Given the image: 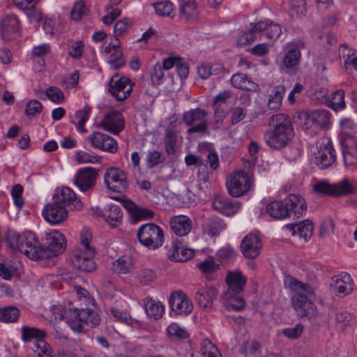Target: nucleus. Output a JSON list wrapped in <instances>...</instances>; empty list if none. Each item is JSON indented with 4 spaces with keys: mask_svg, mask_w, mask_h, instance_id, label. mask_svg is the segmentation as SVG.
<instances>
[{
    "mask_svg": "<svg viewBox=\"0 0 357 357\" xmlns=\"http://www.w3.org/2000/svg\"><path fill=\"white\" fill-rule=\"evenodd\" d=\"M193 255V250L185 248L178 238L173 240L172 245L168 250L169 259L174 261H185Z\"/></svg>",
    "mask_w": 357,
    "mask_h": 357,
    "instance_id": "nucleus-28",
    "label": "nucleus"
},
{
    "mask_svg": "<svg viewBox=\"0 0 357 357\" xmlns=\"http://www.w3.org/2000/svg\"><path fill=\"white\" fill-rule=\"evenodd\" d=\"M331 113L326 109H315L305 114L304 126L306 128L315 126L328 128L331 123Z\"/></svg>",
    "mask_w": 357,
    "mask_h": 357,
    "instance_id": "nucleus-18",
    "label": "nucleus"
},
{
    "mask_svg": "<svg viewBox=\"0 0 357 357\" xmlns=\"http://www.w3.org/2000/svg\"><path fill=\"white\" fill-rule=\"evenodd\" d=\"M165 70L162 68L161 63H156L150 70V79L153 85H160L164 82Z\"/></svg>",
    "mask_w": 357,
    "mask_h": 357,
    "instance_id": "nucleus-54",
    "label": "nucleus"
},
{
    "mask_svg": "<svg viewBox=\"0 0 357 357\" xmlns=\"http://www.w3.org/2000/svg\"><path fill=\"white\" fill-rule=\"evenodd\" d=\"M103 52L109 55V63L114 68H119L123 65L121 42L114 37L112 42L103 47Z\"/></svg>",
    "mask_w": 357,
    "mask_h": 357,
    "instance_id": "nucleus-26",
    "label": "nucleus"
},
{
    "mask_svg": "<svg viewBox=\"0 0 357 357\" xmlns=\"http://www.w3.org/2000/svg\"><path fill=\"white\" fill-rule=\"evenodd\" d=\"M227 289L221 295V302L228 311H241L245 307L246 303L241 296L247 278L239 271H229L226 277Z\"/></svg>",
    "mask_w": 357,
    "mask_h": 357,
    "instance_id": "nucleus-2",
    "label": "nucleus"
},
{
    "mask_svg": "<svg viewBox=\"0 0 357 357\" xmlns=\"http://www.w3.org/2000/svg\"><path fill=\"white\" fill-rule=\"evenodd\" d=\"M236 98L232 94L230 91H225L218 93L214 98L213 105L218 106L215 111V116L222 120L223 118L225 117V113L223 112H220L219 107L224 103L228 102L229 100H235Z\"/></svg>",
    "mask_w": 357,
    "mask_h": 357,
    "instance_id": "nucleus-47",
    "label": "nucleus"
},
{
    "mask_svg": "<svg viewBox=\"0 0 357 357\" xmlns=\"http://www.w3.org/2000/svg\"><path fill=\"white\" fill-rule=\"evenodd\" d=\"M66 321L75 333H85L86 326H97L100 323L99 315L91 309L70 308L65 312Z\"/></svg>",
    "mask_w": 357,
    "mask_h": 357,
    "instance_id": "nucleus-4",
    "label": "nucleus"
},
{
    "mask_svg": "<svg viewBox=\"0 0 357 357\" xmlns=\"http://www.w3.org/2000/svg\"><path fill=\"white\" fill-rule=\"evenodd\" d=\"M47 97L52 102L59 104L64 99V95L62 91L56 86H50L46 91Z\"/></svg>",
    "mask_w": 357,
    "mask_h": 357,
    "instance_id": "nucleus-61",
    "label": "nucleus"
},
{
    "mask_svg": "<svg viewBox=\"0 0 357 357\" xmlns=\"http://www.w3.org/2000/svg\"><path fill=\"white\" fill-rule=\"evenodd\" d=\"M257 38H259V36L256 24L250 23L248 30L242 31L238 33L236 44L238 46H245L251 44Z\"/></svg>",
    "mask_w": 357,
    "mask_h": 357,
    "instance_id": "nucleus-41",
    "label": "nucleus"
},
{
    "mask_svg": "<svg viewBox=\"0 0 357 357\" xmlns=\"http://www.w3.org/2000/svg\"><path fill=\"white\" fill-rule=\"evenodd\" d=\"M262 247L260 238L252 234L246 235L242 240L241 244V252L243 256L248 259L257 258Z\"/></svg>",
    "mask_w": 357,
    "mask_h": 357,
    "instance_id": "nucleus-23",
    "label": "nucleus"
},
{
    "mask_svg": "<svg viewBox=\"0 0 357 357\" xmlns=\"http://www.w3.org/2000/svg\"><path fill=\"white\" fill-rule=\"evenodd\" d=\"M177 135L173 130H167L165 136V151L169 155H174L176 153V144Z\"/></svg>",
    "mask_w": 357,
    "mask_h": 357,
    "instance_id": "nucleus-56",
    "label": "nucleus"
},
{
    "mask_svg": "<svg viewBox=\"0 0 357 357\" xmlns=\"http://www.w3.org/2000/svg\"><path fill=\"white\" fill-rule=\"evenodd\" d=\"M91 112V107L89 106H85L83 109L78 110L75 114V119L77 122L73 121L77 130L82 133L86 132L84 128L86 122L89 118L90 113Z\"/></svg>",
    "mask_w": 357,
    "mask_h": 357,
    "instance_id": "nucleus-48",
    "label": "nucleus"
},
{
    "mask_svg": "<svg viewBox=\"0 0 357 357\" xmlns=\"http://www.w3.org/2000/svg\"><path fill=\"white\" fill-rule=\"evenodd\" d=\"M303 47L301 41L292 42L287 45V52L282 57L280 64L281 70L291 68L296 66L301 59V49Z\"/></svg>",
    "mask_w": 357,
    "mask_h": 357,
    "instance_id": "nucleus-19",
    "label": "nucleus"
},
{
    "mask_svg": "<svg viewBox=\"0 0 357 357\" xmlns=\"http://www.w3.org/2000/svg\"><path fill=\"white\" fill-rule=\"evenodd\" d=\"M289 287L294 291L291 301L297 315L309 319L316 317L318 310L312 301L314 296L313 289L294 278H290Z\"/></svg>",
    "mask_w": 357,
    "mask_h": 357,
    "instance_id": "nucleus-1",
    "label": "nucleus"
},
{
    "mask_svg": "<svg viewBox=\"0 0 357 357\" xmlns=\"http://www.w3.org/2000/svg\"><path fill=\"white\" fill-rule=\"evenodd\" d=\"M286 228L291 232L293 236H298L307 241L312 235L313 225L310 220H305L300 223H291L286 225Z\"/></svg>",
    "mask_w": 357,
    "mask_h": 357,
    "instance_id": "nucleus-32",
    "label": "nucleus"
},
{
    "mask_svg": "<svg viewBox=\"0 0 357 357\" xmlns=\"http://www.w3.org/2000/svg\"><path fill=\"white\" fill-rule=\"evenodd\" d=\"M216 256L218 260L222 262H228L234 259L236 252L231 247H223L218 250Z\"/></svg>",
    "mask_w": 357,
    "mask_h": 357,
    "instance_id": "nucleus-62",
    "label": "nucleus"
},
{
    "mask_svg": "<svg viewBox=\"0 0 357 357\" xmlns=\"http://www.w3.org/2000/svg\"><path fill=\"white\" fill-rule=\"evenodd\" d=\"M336 161L335 151L330 139L321 144L314 157V163L320 169H325Z\"/></svg>",
    "mask_w": 357,
    "mask_h": 357,
    "instance_id": "nucleus-14",
    "label": "nucleus"
},
{
    "mask_svg": "<svg viewBox=\"0 0 357 357\" xmlns=\"http://www.w3.org/2000/svg\"><path fill=\"white\" fill-rule=\"evenodd\" d=\"M102 216L110 227H116L121 223L123 213L119 206L112 204L105 209Z\"/></svg>",
    "mask_w": 357,
    "mask_h": 357,
    "instance_id": "nucleus-40",
    "label": "nucleus"
},
{
    "mask_svg": "<svg viewBox=\"0 0 357 357\" xmlns=\"http://www.w3.org/2000/svg\"><path fill=\"white\" fill-rule=\"evenodd\" d=\"M169 304L172 311L177 314L188 315L193 310V305L187 295L181 291L172 293Z\"/></svg>",
    "mask_w": 357,
    "mask_h": 357,
    "instance_id": "nucleus-17",
    "label": "nucleus"
},
{
    "mask_svg": "<svg viewBox=\"0 0 357 357\" xmlns=\"http://www.w3.org/2000/svg\"><path fill=\"white\" fill-rule=\"evenodd\" d=\"M6 242L8 247L13 250H18L32 260L43 259L47 256L43 245L31 231H26L21 234L10 232L8 234Z\"/></svg>",
    "mask_w": 357,
    "mask_h": 357,
    "instance_id": "nucleus-3",
    "label": "nucleus"
},
{
    "mask_svg": "<svg viewBox=\"0 0 357 357\" xmlns=\"http://www.w3.org/2000/svg\"><path fill=\"white\" fill-rule=\"evenodd\" d=\"M207 112L202 108L190 109L183 114V121L187 126H191L188 133L204 132L207 129L205 117Z\"/></svg>",
    "mask_w": 357,
    "mask_h": 357,
    "instance_id": "nucleus-10",
    "label": "nucleus"
},
{
    "mask_svg": "<svg viewBox=\"0 0 357 357\" xmlns=\"http://www.w3.org/2000/svg\"><path fill=\"white\" fill-rule=\"evenodd\" d=\"M218 294V290L213 286H205L199 288L196 294L195 299L200 307L203 308H211L213 301L216 299Z\"/></svg>",
    "mask_w": 357,
    "mask_h": 357,
    "instance_id": "nucleus-27",
    "label": "nucleus"
},
{
    "mask_svg": "<svg viewBox=\"0 0 357 357\" xmlns=\"http://www.w3.org/2000/svg\"><path fill=\"white\" fill-rule=\"evenodd\" d=\"M342 155L345 166L357 162V143L353 138H349L342 143Z\"/></svg>",
    "mask_w": 357,
    "mask_h": 357,
    "instance_id": "nucleus-35",
    "label": "nucleus"
},
{
    "mask_svg": "<svg viewBox=\"0 0 357 357\" xmlns=\"http://www.w3.org/2000/svg\"><path fill=\"white\" fill-rule=\"evenodd\" d=\"M95 250H84L81 248H75L71 253L70 262L73 266L81 271L91 272L96 269V264L93 259Z\"/></svg>",
    "mask_w": 357,
    "mask_h": 357,
    "instance_id": "nucleus-8",
    "label": "nucleus"
},
{
    "mask_svg": "<svg viewBox=\"0 0 357 357\" xmlns=\"http://www.w3.org/2000/svg\"><path fill=\"white\" fill-rule=\"evenodd\" d=\"M199 10L193 0L183 1L179 6V17L185 21L195 20L198 17Z\"/></svg>",
    "mask_w": 357,
    "mask_h": 357,
    "instance_id": "nucleus-38",
    "label": "nucleus"
},
{
    "mask_svg": "<svg viewBox=\"0 0 357 357\" xmlns=\"http://www.w3.org/2000/svg\"><path fill=\"white\" fill-rule=\"evenodd\" d=\"M284 199L289 216L293 213L296 217L301 218L306 214L307 202L302 196L298 194H290Z\"/></svg>",
    "mask_w": 357,
    "mask_h": 357,
    "instance_id": "nucleus-25",
    "label": "nucleus"
},
{
    "mask_svg": "<svg viewBox=\"0 0 357 357\" xmlns=\"http://www.w3.org/2000/svg\"><path fill=\"white\" fill-rule=\"evenodd\" d=\"M109 91L118 101L126 99L132 90V84L128 78L113 76L109 83Z\"/></svg>",
    "mask_w": 357,
    "mask_h": 357,
    "instance_id": "nucleus-11",
    "label": "nucleus"
},
{
    "mask_svg": "<svg viewBox=\"0 0 357 357\" xmlns=\"http://www.w3.org/2000/svg\"><path fill=\"white\" fill-rule=\"evenodd\" d=\"M285 91V87L282 85L277 86L273 89L268 102V107L270 109L277 110L281 107Z\"/></svg>",
    "mask_w": 357,
    "mask_h": 357,
    "instance_id": "nucleus-46",
    "label": "nucleus"
},
{
    "mask_svg": "<svg viewBox=\"0 0 357 357\" xmlns=\"http://www.w3.org/2000/svg\"><path fill=\"white\" fill-rule=\"evenodd\" d=\"M290 12L296 17L303 16L306 13L305 2L303 0H294L290 6Z\"/></svg>",
    "mask_w": 357,
    "mask_h": 357,
    "instance_id": "nucleus-63",
    "label": "nucleus"
},
{
    "mask_svg": "<svg viewBox=\"0 0 357 357\" xmlns=\"http://www.w3.org/2000/svg\"><path fill=\"white\" fill-rule=\"evenodd\" d=\"M75 160L79 164L84 163H98L101 157L91 151H79L75 155Z\"/></svg>",
    "mask_w": 357,
    "mask_h": 357,
    "instance_id": "nucleus-53",
    "label": "nucleus"
},
{
    "mask_svg": "<svg viewBox=\"0 0 357 357\" xmlns=\"http://www.w3.org/2000/svg\"><path fill=\"white\" fill-rule=\"evenodd\" d=\"M167 333L172 340L185 339L188 337L186 331L176 323H172L169 325L167 328Z\"/></svg>",
    "mask_w": 357,
    "mask_h": 357,
    "instance_id": "nucleus-57",
    "label": "nucleus"
},
{
    "mask_svg": "<svg viewBox=\"0 0 357 357\" xmlns=\"http://www.w3.org/2000/svg\"><path fill=\"white\" fill-rule=\"evenodd\" d=\"M255 24L259 38L266 36L268 39L276 40L282 33L281 26L269 20L258 22Z\"/></svg>",
    "mask_w": 357,
    "mask_h": 357,
    "instance_id": "nucleus-29",
    "label": "nucleus"
},
{
    "mask_svg": "<svg viewBox=\"0 0 357 357\" xmlns=\"http://www.w3.org/2000/svg\"><path fill=\"white\" fill-rule=\"evenodd\" d=\"M47 336L45 330L29 326H23L21 328V340L24 343L34 342V345L45 339Z\"/></svg>",
    "mask_w": 357,
    "mask_h": 357,
    "instance_id": "nucleus-34",
    "label": "nucleus"
},
{
    "mask_svg": "<svg viewBox=\"0 0 357 357\" xmlns=\"http://www.w3.org/2000/svg\"><path fill=\"white\" fill-rule=\"evenodd\" d=\"M44 219L51 225H59L68 217V211L55 200L46 204L42 212Z\"/></svg>",
    "mask_w": 357,
    "mask_h": 357,
    "instance_id": "nucleus-16",
    "label": "nucleus"
},
{
    "mask_svg": "<svg viewBox=\"0 0 357 357\" xmlns=\"http://www.w3.org/2000/svg\"><path fill=\"white\" fill-rule=\"evenodd\" d=\"M232 85L242 90L255 91L258 86L243 73H236L231 78Z\"/></svg>",
    "mask_w": 357,
    "mask_h": 357,
    "instance_id": "nucleus-43",
    "label": "nucleus"
},
{
    "mask_svg": "<svg viewBox=\"0 0 357 357\" xmlns=\"http://www.w3.org/2000/svg\"><path fill=\"white\" fill-rule=\"evenodd\" d=\"M165 155L161 151L156 150L150 151L147 154V164L150 168H153L163 162Z\"/></svg>",
    "mask_w": 357,
    "mask_h": 357,
    "instance_id": "nucleus-60",
    "label": "nucleus"
},
{
    "mask_svg": "<svg viewBox=\"0 0 357 357\" xmlns=\"http://www.w3.org/2000/svg\"><path fill=\"white\" fill-rule=\"evenodd\" d=\"M327 107L335 112L343 110L346 107L344 102V91L337 89L329 96L325 102Z\"/></svg>",
    "mask_w": 357,
    "mask_h": 357,
    "instance_id": "nucleus-42",
    "label": "nucleus"
},
{
    "mask_svg": "<svg viewBox=\"0 0 357 357\" xmlns=\"http://www.w3.org/2000/svg\"><path fill=\"white\" fill-rule=\"evenodd\" d=\"M98 174L95 168L86 167L79 169L74 178V183L82 192L92 190L95 185Z\"/></svg>",
    "mask_w": 357,
    "mask_h": 357,
    "instance_id": "nucleus-15",
    "label": "nucleus"
},
{
    "mask_svg": "<svg viewBox=\"0 0 357 357\" xmlns=\"http://www.w3.org/2000/svg\"><path fill=\"white\" fill-rule=\"evenodd\" d=\"M20 312L16 307L7 306L0 309V321L14 323L18 320Z\"/></svg>",
    "mask_w": 357,
    "mask_h": 357,
    "instance_id": "nucleus-49",
    "label": "nucleus"
},
{
    "mask_svg": "<svg viewBox=\"0 0 357 357\" xmlns=\"http://www.w3.org/2000/svg\"><path fill=\"white\" fill-rule=\"evenodd\" d=\"M271 128L285 139L291 141L294 136L291 118L286 114L280 113L271 116L269 120Z\"/></svg>",
    "mask_w": 357,
    "mask_h": 357,
    "instance_id": "nucleus-12",
    "label": "nucleus"
},
{
    "mask_svg": "<svg viewBox=\"0 0 357 357\" xmlns=\"http://www.w3.org/2000/svg\"><path fill=\"white\" fill-rule=\"evenodd\" d=\"M1 35L4 40H9L16 38L20 33V23L14 14L3 17L0 22Z\"/></svg>",
    "mask_w": 357,
    "mask_h": 357,
    "instance_id": "nucleus-21",
    "label": "nucleus"
},
{
    "mask_svg": "<svg viewBox=\"0 0 357 357\" xmlns=\"http://www.w3.org/2000/svg\"><path fill=\"white\" fill-rule=\"evenodd\" d=\"M264 139L267 146L274 150L283 149L290 142L272 128L264 133Z\"/></svg>",
    "mask_w": 357,
    "mask_h": 357,
    "instance_id": "nucleus-36",
    "label": "nucleus"
},
{
    "mask_svg": "<svg viewBox=\"0 0 357 357\" xmlns=\"http://www.w3.org/2000/svg\"><path fill=\"white\" fill-rule=\"evenodd\" d=\"M91 145L97 149L110 153H116L118 151V144L111 136L100 132H93L89 136Z\"/></svg>",
    "mask_w": 357,
    "mask_h": 357,
    "instance_id": "nucleus-13",
    "label": "nucleus"
},
{
    "mask_svg": "<svg viewBox=\"0 0 357 357\" xmlns=\"http://www.w3.org/2000/svg\"><path fill=\"white\" fill-rule=\"evenodd\" d=\"M89 13V8L83 1L77 2L71 10L70 15L73 20H79Z\"/></svg>",
    "mask_w": 357,
    "mask_h": 357,
    "instance_id": "nucleus-59",
    "label": "nucleus"
},
{
    "mask_svg": "<svg viewBox=\"0 0 357 357\" xmlns=\"http://www.w3.org/2000/svg\"><path fill=\"white\" fill-rule=\"evenodd\" d=\"M113 271L118 274H126L133 268L132 258L130 255H123L113 263Z\"/></svg>",
    "mask_w": 357,
    "mask_h": 357,
    "instance_id": "nucleus-45",
    "label": "nucleus"
},
{
    "mask_svg": "<svg viewBox=\"0 0 357 357\" xmlns=\"http://www.w3.org/2000/svg\"><path fill=\"white\" fill-rule=\"evenodd\" d=\"M172 231L178 236H186L192 229V221L186 215H177L169 222Z\"/></svg>",
    "mask_w": 357,
    "mask_h": 357,
    "instance_id": "nucleus-31",
    "label": "nucleus"
},
{
    "mask_svg": "<svg viewBox=\"0 0 357 357\" xmlns=\"http://www.w3.org/2000/svg\"><path fill=\"white\" fill-rule=\"evenodd\" d=\"M124 206L129 211L134 222L151 219L154 216V212L152 210L139 207L131 200L126 201Z\"/></svg>",
    "mask_w": 357,
    "mask_h": 357,
    "instance_id": "nucleus-33",
    "label": "nucleus"
},
{
    "mask_svg": "<svg viewBox=\"0 0 357 357\" xmlns=\"http://www.w3.org/2000/svg\"><path fill=\"white\" fill-rule=\"evenodd\" d=\"M200 354L201 357H222L218 347L208 339L202 340Z\"/></svg>",
    "mask_w": 357,
    "mask_h": 357,
    "instance_id": "nucleus-51",
    "label": "nucleus"
},
{
    "mask_svg": "<svg viewBox=\"0 0 357 357\" xmlns=\"http://www.w3.org/2000/svg\"><path fill=\"white\" fill-rule=\"evenodd\" d=\"M104 181L106 187L114 192L123 193L128 188L126 173L117 167H111L105 171Z\"/></svg>",
    "mask_w": 357,
    "mask_h": 357,
    "instance_id": "nucleus-7",
    "label": "nucleus"
},
{
    "mask_svg": "<svg viewBox=\"0 0 357 357\" xmlns=\"http://www.w3.org/2000/svg\"><path fill=\"white\" fill-rule=\"evenodd\" d=\"M224 227L222 221L218 217L208 218L204 225V229L211 236L218 235Z\"/></svg>",
    "mask_w": 357,
    "mask_h": 357,
    "instance_id": "nucleus-52",
    "label": "nucleus"
},
{
    "mask_svg": "<svg viewBox=\"0 0 357 357\" xmlns=\"http://www.w3.org/2000/svg\"><path fill=\"white\" fill-rule=\"evenodd\" d=\"M354 282L347 273H342L336 276L335 289L341 297L349 294L353 290Z\"/></svg>",
    "mask_w": 357,
    "mask_h": 357,
    "instance_id": "nucleus-39",
    "label": "nucleus"
},
{
    "mask_svg": "<svg viewBox=\"0 0 357 357\" xmlns=\"http://www.w3.org/2000/svg\"><path fill=\"white\" fill-rule=\"evenodd\" d=\"M145 310L149 317L156 320L162 317L165 312V307L161 302L148 297L145 301Z\"/></svg>",
    "mask_w": 357,
    "mask_h": 357,
    "instance_id": "nucleus-44",
    "label": "nucleus"
},
{
    "mask_svg": "<svg viewBox=\"0 0 357 357\" xmlns=\"http://www.w3.org/2000/svg\"><path fill=\"white\" fill-rule=\"evenodd\" d=\"M213 208L227 216L234 215L239 208V204L227 197L217 196L213 202Z\"/></svg>",
    "mask_w": 357,
    "mask_h": 357,
    "instance_id": "nucleus-30",
    "label": "nucleus"
},
{
    "mask_svg": "<svg viewBox=\"0 0 357 357\" xmlns=\"http://www.w3.org/2000/svg\"><path fill=\"white\" fill-rule=\"evenodd\" d=\"M46 241L47 246H43V249L45 251L47 256L45 258H50L61 253L66 246V241L63 235L58 231H54L47 234Z\"/></svg>",
    "mask_w": 357,
    "mask_h": 357,
    "instance_id": "nucleus-20",
    "label": "nucleus"
},
{
    "mask_svg": "<svg viewBox=\"0 0 357 357\" xmlns=\"http://www.w3.org/2000/svg\"><path fill=\"white\" fill-rule=\"evenodd\" d=\"M105 130L114 135H118L125 128V121L122 114L118 111H112L106 114L100 123Z\"/></svg>",
    "mask_w": 357,
    "mask_h": 357,
    "instance_id": "nucleus-22",
    "label": "nucleus"
},
{
    "mask_svg": "<svg viewBox=\"0 0 357 357\" xmlns=\"http://www.w3.org/2000/svg\"><path fill=\"white\" fill-rule=\"evenodd\" d=\"M54 200L65 208L70 210H79L82 208V203L76 196L75 192L68 187H63Z\"/></svg>",
    "mask_w": 357,
    "mask_h": 357,
    "instance_id": "nucleus-24",
    "label": "nucleus"
},
{
    "mask_svg": "<svg viewBox=\"0 0 357 357\" xmlns=\"http://www.w3.org/2000/svg\"><path fill=\"white\" fill-rule=\"evenodd\" d=\"M84 49V44L82 41H75L71 45L68 54L75 59H79L83 55Z\"/></svg>",
    "mask_w": 357,
    "mask_h": 357,
    "instance_id": "nucleus-64",
    "label": "nucleus"
},
{
    "mask_svg": "<svg viewBox=\"0 0 357 357\" xmlns=\"http://www.w3.org/2000/svg\"><path fill=\"white\" fill-rule=\"evenodd\" d=\"M349 188L347 178H344L333 184H331L326 180H322L317 181L312 186L313 192L316 194L336 197H344Z\"/></svg>",
    "mask_w": 357,
    "mask_h": 357,
    "instance_id": "nucleus-9",
    "label": "nucleus"
},
{
    "mask_svg": "<svg viewBox=\"0 0 357 357\" xmlns=\"http://www.w3.org/2000/svg\"><path fill=\"white\" fill-rule=\"evenodd\" d=\"M251 180L248 173L237 171L231 174L227 180V188L229 195L240 197L250 189Z\"/></svg>",
    "mask_w": 357,
    "mask_h": 357,
    "instance_id": "nucleus-6",
    "label": "nucleus"
},
{
    "mask_svg": "<svg viewBox=\"0 0 357 357\" xmlns=\"http://www.w3.org/2000/svg\"><path fill=\"white\" fill-rule=\"evenodd\" d=\"M33 351L38 357H55L51 346L44 340L35 344Z\"/></svg>",
    "mask_w": 357,
    "mask_h": 357,
    "instance_id": "nucleus-55",
    "label": "nucleus"
},
{
    "mask_svg": "<svg viewBox=\"0 0 357 357\" xmlns=\"http://www.w3.org/2000/svg\"><path fill=\"white\" fill-rule=\"evenodd\" d=\"M197 266L204 273H211L218 270L220 264H217L214 258L208 257L204 261L197 264Z\"/></svg>",
    "mask_w": 357,
    "mask_h": 357,
    "instance_id": "nucleus-58",
    "label": "nucleus"
},
{
    "mask_svg": "<svg viewBox=\"0 0 357 357\" xmlns=\"http://www.w3.org/2000/svg\"><path fill=\"white\" fill-rule=\"evenodd\" d=\"M155 13L160 17H174V5L169 1H164L153 3Z\"/></svg>",
    "mask_w": 357,
    "mask_h": 357,
    "instance_id": "nucleus-50",
    "label": "nucleus"
},
{
    "mask_svg": "<svg viewBox=\"0 0 357 357\" xmlns=\"http://www.w3.org/2000/svg\"><path fill=\"white\" fill-rule=\"evenodd\" d=\"M266 211L271 217L276 220H283L289 217L285 199L269 202L266 206Z\"/></svg>",
    "mask_w": 357,
    "mask_h": 357,
    "instance_id": "nucleus-37",
    "label": "nucleus"
},
{
    "mask_svg": "<svg viewBox=\"0 0 357 357\" xmlns=\"http://www.w3.org/2000/svg\"><path fill=\"white\" fill-rule=\"evenodd\" d=\"M139 242L149 250H155L164 243V234L162 228L155 223L141 225L137 231Z\"/></svg>",
    "mask_w": 357,
    "mask_h": 357,
    "instance_id": "nucleus-5",
    "label": "nucleus"
}]
</instances>
